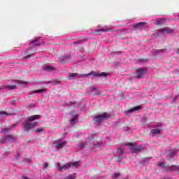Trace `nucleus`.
I'll list each match as a JSON object with an SVG mask.
<instances>
[{"label":"nucleus","mask_w":179,"mask_h":179,"mask_svg":"<svg viewBox=\"0 0 179 179\" xmlns=\"http://www.w3.org/2000/svg\"><path fill=\"white\" fill-rule=\"evenodd\" d=\"M38 118H40V115H34L29 117L27 120L24 122V125L22 127V131H24V132H29V131H31V129H33V128H35V127H37V125H38V122H33V121Z\"/></svg>","instance_id":"nucleus-1"},{"label":"nucleus","mask_w":179,"mask_h":179,"mask_svg":"<svg viewBox=\"0 0 179 179\" xmlns=\"http://www.w3.org/2000/svg\"><path fill=\"white\" fill-rule=\"evenodd\" d=\"M80 162H69L65 164L63 166H61V164L59 163H57L56 164V167L58 169L59 171H65V170H68V169H70V167H71V166H73V167H78V166H79Z\"/></svg>","instance_id":"nucleus-2"},{"label":"nucleus","mask_w":179,"mask_h":179,"mask_svg":"<svg viewBox=\"0 0 179 179\" xmlns=\"http://www.w3.org/2000/svg\"><path fill=\"white\" fill-rule=\"evenodd\" d=\"M163 124L162 122H157L155 124L153 125V128L151 129V135L152 136H156V135H160L162 134V131H163L162 129Z\"/></svg>","instance_id":"nucleus-3"},{"label":"nucleus","mask_w":179,"mask_h":179,"mask_svg":"<svg viewBox=\"0 0 179 179\" xmlns=\"http://www.w3.org/2000/svg\"><path fill=\"white\" fill-rule=\"evenodd\" d=\"M108 118H110V115L105 113L102 115L95 116L94 121L96 125H100L101 122H103V121H106Z\"/></svg>","instance_id":"nucleus-4"},{"label":"nucleus","mask_w":179,"mask_h":179,"mask_svg":"<svg viewBox=\"0 0 179 179\" xmlns=\"http://www.w3.org/2000/svg\"><path fill=\"white\" fill-rule=\"evenodd\" d=\"M157 166L164 169V170H167L168 171H179V165H173L171 166H166V164L163 162H160L158 163Z\"/></svg>","instance_id":"nucleus-5"},{"label":"nucleus","mask_w":179,"mask_h":179,"mask_svg":"<svg viewBox=\"0 0 179 179\" xmlns=\"http://www.w3.org/2000/svg\"><path fill=\"white\" fill-rule=\"evenodd\" d=\"M16 141H17L16 136L7 135L0 138V145L8 143V142H10V143L16 142Z\"/></svg>","instance_id":"nucleus-6"},{"label":"nucleus","mask_w":179,"mask_h":179,"mask_svg":"<svg viewBox=\"0 0 179 179\" xmlns=\"http://www.w3.org/2000/svg\"><path fill=\"white\" fill-rule=\"evenodd\" d=\"M130 145V149L133 153H138V152H143V150H146V147L145 145H136L132 143H129Z\"/></svg>","instance_id":"nucleus-7"},{"label":"nucleus","mask_w":179,"mask_h":179,"mask_svg":"<svg viewBox=\"0 0 179 179\" xmlns=\"http://www.w3.org/2000/svg\"><path fill=\"white\" fill-rule=\"evenodd\" d=\"M173 30L170 28H164L162 29H159L157 34H155V36L162 37V36H164L166 33L167 34H171V33H173Z\"/></svg>","instance_id":"nucleus-8"},{"label":"nucleus","mask_w":179,"mask_h":179,"mask_svg":"<svg viewBox=\"0 0 179 179\" xmlns=\"http://www.w3.org/2000/svg\"><path fill=\"white\" fill-rule=\"evenodd\" d=\"M43 44H44V41L40 38H35L29 42V45H31V47H37L38 45H43Z\"/></svg>","instance_id":"nucleus-9"},{"label":"nucleus","mask_w":179,"mask_h":179,"mask_svg":"<svg viewBox=\"0 0 179 179\" xmlns=\"http://www.w3.org/2000/svg\"><path fill=\"white\" fill-rule=\"evenodd\" d=\"M145 75H146V69L139 68L136 70L134 78L137 79H142V78H145Z\"/></svg>","instance_id":"nucleus-10"},{"label":"nucleus","mask_w":179,"mask_h":179,"mask_svg":"<svg viewBox=\"0 0 179 179\" xmlns=\"http://www.w3.org/2000/svg\"><path fill=\"white\" fill-rule=\"evenodd\" d=\"M53 145H55L57 150H59V149H62V148L66 145V141L61 138L54 143Z\"/></svg>","instance_id":"nucleus-11"},{"label":"nucleus","mask_w":179,"mask_h":179,"mask_svg":"<svg viewBox=\"0 0 179 179\" xmlns=\"http://www.w3.org/2000/svg\"><path fill=\"white\" fill-rule=\"evenodd\" d=\"M93 72L85 74V75H79L78 73H72L69 76V79H70L71 80L75 79V78H82V77H86L87 78V76H90V75H92Z\"/></svg>","instance_id":"nucleus-12"},{"label":"nucleus","mask_w":179,"mask_h":179,"mask_svg":"<svg viewBox=\"0 0 179 179\" xmlns=\"http://www.w3.org/2000/svg\"><path fill=\"white\" fill-rule=\"evenodd\" d=\"M88 92L92 96H97L100 94V90L95 87H90L88 89Z\"/></svg>","instance_id":"nucleus-13"},{"label":"nucleus","mask_w":179,"mask_h":179,"mask_svg":"<svg viewBox=\"0 0 179 179\" xmlns=\"http://www.w3.org/2000/svg\"><path fill=\"white\" fill-rule=\"evenodd\" d=\"M25 52L27 54V56H25L24 58H30L31 55L36 54V51L33 48H29Z\"/></svg>","instance_id":"nucleus-14"},{"label":"nucleus","mask_w":179,"mask_h":179,"mask_svg":"<svg viewBox=\"0 0 179 179\" xmlns=\"http://www.w3.org/2000/svg\"><path fill=\"white\" fill-rule=\"evenodd\" d=\"M17 127V124H12L8 128L3 129L1 131V134H6L8 132H10V131H12V129H13V128H16Z\"/></svg>","instance_id":"nucleus-15"},{"label":"nucleus","mask_w":179,"mask_h":179,"mask_svg":"<svg viewBox=\"0 0 179 179\" xmlns=\"http://www.w3.org/2000/svg\"><path fill=\"white\" fill-rule=\"evenodd\" d=\"M43 69L46 72H53V71H55V68H54L52 66H49V65L43 66Z\"/></svg>","instance_id":"nucleus-16"},{"label":"nucleus","mask_w":179,"mask_h":179,"mask_svg":"<svg viewBox=\"0 0 179 179\" xmlns=\"http://www.w3.org/2000/svg\"><path fill=\"white\" fill-rule=\"evenodd\" d=\"M177 152H178V150L177 149L171 150L166 152V155L169 157H174V156H176V155H177Z\"/></svg>","instance_id":"nucleus-17"},{"label":"nucleus","mask_w":179,"mask_h":179,"mask_svg":"<svg viewBox=\"0 0 179 179\" xmlns=\"http://www.w3.org/2000/svg\"><path fill=\"white\" fill-rule=\"evenodd\" d=\"M16 85H2L1 89H7L8 90H15L16 89Z\"/></svg>","instance_id":"nucleus-18"},{"label":"nucleus","mask_w":179,"mask_h":179,"mask_svg":"<svg viewBox=\"0 0 179 179\" xmlns=\"http://www.w3.org/2000/svg\"><path fill=\"white\" fill-rule=\"evenodd\" d=\"M92 143H93L90 142V144H87V141H82L79 144L78 148H79V149H83V148H85L86 146V145H90V147L92 148Z\"/></svg>","instance_id":"nucleus-19"},{"label":"nucleus","mask_w":179,"mask_h":179,"mask_svg":"<svg viewBox=\"0 0 179 179\" xmlns=\"http://www.w3.org/2000/svg\"><path fill=\"white\" fill-rule=\"evenodd\" d=\"M71 58V55L62 56L59 57V60L62 62V64H65L66 61H68Z\"/></svg>","instance_id":"nucleus-20"},{"label":"nucleus","mask_w":179,"mask_h":179,"mask_svg":"<svg viewBox=\"0 0 179 179\" xmlns=\"http://www.w3.org/2000/svg\"><path fill=\"white\" fill-rule=\"evenodd\" d=\"M138 110H141V106H136L134 108H132L130 110H128L127 111H124V113H127V114H129V113H134V111H138Z\"/></svg>","instance_id":"nucleus-21"},{"label":"nucleus","mask_w":179,"mask_h":179,"mask_svg":"<svg viewBox=\"0 0 179 179\" xmlns=\"http://www.w3.org/2000/svg\"><path fill=\"white\" fill-rule=\"evenodd\" d=\"M110 30H111V28L108 27H104L102 29H96V33H100V31H110Z\"/></svg>","instance_id":"nucleus-22"},{"label":"nucleus","mask_w":179,"mask_h":179,"mask_svg":"<svg viewBox=\"0 0 179 179\" xmlns=\"http://www.w3.org/2000/svg\"><path fill=\"white\" fill-rule=\"evenodd\" d=\"M45 92H47V89L38 90L36 91H31L30 92V94L33 95L36 93H45Z\"/></svg>","instance_id":"nucleus-23"},{"label":"nucleus","mask_w":179,"mask_h":179,"mask_svg":"<svg viewBox=\"0 0 179 179\" xmlns=\"http://www.w3.org/2000/svg\"><path fill=\"white\" fill-rule=\"evenodd\" d=\"M4 115H6V117L12 116V115H15V113H6V112H5L3 110L0 111V117H4Z\"/></svg>","instance_id":"nucleus-24"},{"label":"nucleus","mask_w":179,"mask_h":179,"mask_svg":"<svg viewBox=\"0 0 179 179\" xmlns=\"http://www.w3.org/2000/svg\"><path fill=\"white\" fill-rule=\"evenodd\" d=\"M93 145L94 146V148H101L106 145V143H104L103 142H98L97 145H96V143H94Z\"/></svg>","instance_id":"nucleus-25"},{"label":"nucleus","mask_w":179,"mask_h":179,"mask_svg":"<svg viewBox=\"0 0 179 179\" xmlns=\"http://www.w3.org/2000/svg\"><path fill=\"white\" fill-rule=\"evenodd\" d=\"M146 24L145 22H139L133 25L134 27H138L139 29H143V27Z\"/></svg>","instance_id":"nucleus-26"},{"label":"nucleus","mask_w":179,"mask_h":179,"mask_svg":"<svg viewBox=\"0 0 179 179\" xmlns=\"http://www.w3.org/2000/svg\"><path fill=\"white\" fill-rule=\"evenodd\" d=\"M162 23H164V19L163 18H159L155 20V24H157L159 26V24H162Z\"/></svg>","instance_id":"nucleus-27"},{"label":"nucleus","mask_w":179,"mask_h":179,"mask_svg":"<svg viewBox=\"0 0 179 179\" xmlns=\"http://www.w3.org/2000/svg\"><path fill=\"white\" fill-rule=\"evenodd\" d=\"M94 76H99V77H101L103 76V78H106V76H108V74L106 73H94Z\"/></svg>","instance_id":"nucleus-28"},{"label":"nucleus","mask_w":179,"mask_h":179,"mask_svg":"<svg viewBox=\"0 0 179 179\" xmlns=\"http://www.w3.org/2000/svg\"><path fill=\"white\" fill-rule=\"evenodd\" d=\"M76 121H78V115H75L71 119V124L73 125L76 124Z\"/></svg>","instance_id":"nucleus-29"},{"label":"nucleus","mask_w":179,"mask_h":179,"mask_svg":"<svg viewBox=\"0 0 179 179\" xmlns=\"http://www.w3.org/2000/svg\"><path fill=\"white\" fill-rule=\"evenodd\" d=\"M15 83H17L20 86H24V85L27 84V82H24V81H20V80H17V81H13Z\"/></svg>","instance_id":"nucleus-30"},{"label":"nucleus","mask_w":179,"mask_h":179,"mask_svg":"<svg viewBox=\"0 0 179 179\" xmlns=\"http://www.w3.org/2000/svg\"><path fill=\"white\" fill-rule=\"evenodd\" d=\"M150 162V157L145 158L141 161V164H148Z\"/></svg>","instance_id":"nucleus-31"},{"label":"nucleus","mask_w":179,"mask_h":179,"mask_svg":"<svg viewBox=\"0 0 179 179\" xmlns=\"http://www.w3.org/2000/svg\"><path fill=\"white\" fill-rule=\"evenodd\" d=\"M162 52H164V50H155V55H157L159 54H162Z\"/></svg>","instance_id":"nucleus-32"},{"label":"nucleus","mask_w":179,"mask_h":179,"mask_svg":"<svg viewBox=\"0 0 179 179\" xmlns=\"http://www.w3.org/2000/svg\"><path fill=\"white\" fill-rule=\"evenodd\" d=\"M76 176H75V174H72V175H70V176H67L66 178H64V179H75L76 178Z\"/></svg>","instance_id":"nucleus-33"},{"label":"nucleus","mask_w":179,"mask_h":179,"mask_svg":"<svg viewBox=\"0 0 179 179\" xmlns=\"http://www.w3.org/2000/svg\"><path fill=\"white\" fill-rule=\"evenodd\" d=\"M117 153L122 155V153H124V150H122L121 148H117Z\"/></svg>","instance_id":"nucleus-34"},{"label":"nucleus","mask_w":179,"mask_h":179,"mask_svg":"<svg viewBox=\"0 0 179 179\" xmlns=\"http://www.w3.org/2000/svg\"><path fill=\"white\" fill-rule=\"evenodd\" d=\"M43 131H44V128L43 127H41V128H38L36 130V132H38V133H41V132H43Z\"/></svg>","instance_id":"nucleus-35"},{"label":"nucleus","mask_w":179,"mask_h":179,"mask_svg":"<svg viewBox=\"0 0 179 179\" xmlns=\"http://www.w3.org/2000/svg\"><path fill=\"white\" fill-rule=\"evenodd\" d=\"M138 62H141L142 64L145 63V62H148L147 59H138Z\"/></svg>","instance_id":"nucleus-36"},{"label":"nucleus","mask_w":179,"mask_h":179,"mask_svg":"<svg viewBox=\"0 0 179 179\" xmlns=\"http://www.w3.org/2000/svg\"><path fill=\"white\" fill-rule=\"evenodd\" d=\"M120 177V173H114L113 175V178H118Z\"/></svg>","instance_id":"nucleus-37"},{"label":"nucleus","mask_w":179,"mask_h":179,"mask_svg":"<svg viewBox=\"0 0 179 179\" xmlns=\"http://www.w3.org/2000/svg\"><path fill=\"white\" fill-rule=\"evenodd\" d=\"M47 167H48V163L45 162V163L43 164V169H47Z\"/></svg>","instance_id":"nucleus-38"},{"label":"nucleus","mask_w":179,"mask_h":179,"mask_svg":"<svg viewBox=\"0 0 179 179\" xmlns=\"http://www.w3.org/2000/svg\"><path fill=\"white\" fill-rule=\"evenodd\" d=\"M179 95H176L174 98H173V101H177V100L178 99Z\"/></svg>","instance_id":"nucleus-39"},{"label":"nucleus","mask_w":179,"mask_h":179,"mask_svg":"<svg viewBox=\"0 0 179 179\" xmlns=\"http://www.w3.org/2000/svg\"><path fill=\"white\" fill-rule=\"evenodd\" d=\"M123 131H129V127H123Z\"/></svg>","instance_id":"nucleus-40"},{"label":"nucleus","mask_w":179,"mask_h":179,"mask_svg":"<svg viewBox=\"0 0 179 179\" xmlns=\"http://www.w3.org/2000/svg\"><path fill=\"white\" fill-rule=\"evenodd\" d=\"M27 163H31V159H27Z\"/></svg>","instance_id":"nucleus-41"},{"label":"nucleus","mask_w":179,"mask_h":179,"mask_svg":"<svg viewBox=\"0 0 179 179\" xmlns=\"http://www.w3.org/2000/svg\"><path fill=\"white\" fill-rule=\"evenodd\" d=\"M176 54H179V49H176Z\"/></svg>","instance_id":"nucleus-42"},{"label":"nucleus","mask_w":179,"mask_h":179,"mask_svg":"<svg viewBox=\"0 0 179 179\" xmlns=\"http://www.w3.org/2000/svg\"><path fill=\"white\" fill-rule=\"evenodd\" d=\"M29 107H34V104L33 103L29 104Z\"/></svg>","instance_id":"nucleus-43"},{"label":"nucleus","mask_w":179,"mask_h":179,"mask_svg":"<svg viewBox=\"0 0 179 179\" xmlns=\"http://www.w3.org/2000/svg\"><path fill=\"white\" fill-rule=\"evenodd\" d=\"M16 160H17V159H19V154L17 155V157H16Z\"/></svg>","instance_id":"nucleus-44"},{"label":"nucleus","mask_w":179,"mask_h":179,"mask_svg":"<svg viewBox=\"0 0 179 179\" xmlns=\"http://www.w3.org/2000/svg\"><path fill=\"white\" fill-rule=\"evenodd\" d=\"M59 83V82H57L56 83H55V85H58Z\"/></svg>","instance_id":"nucleus-45"},{"label":"nucleus","mask_w":179,"mask_h":179,"mask_svg":"<svg viewBox=\"0 0 179 179\" xmlns=\"http://www.w3.org/2000/svg\"><path fill=\"white\" fill-rule=\"evenodd\" d=\"M12 104H15V101H12Z\"/></svg>","instance_id":"nucleus-46"},{"label":"nucleus","mask_w":179,"mask_h":179,"mask_svg":"<svg viewBox=\"0 0 179 179\" xmlns=\"http://www.w3.org/2000/svg\"><path fill=\"white\" fill-rule=\"evenodd\" d=\"M108 140H109L108 137H106V141H108Z\"/></svg>","instance_id":"nucleus-47"},{"label":"nucleus","mask_w":179,"mask_h":179,"mask_svg":"<svg viewBox=\"0 0 179 179\" xmlns=\"http://www.w3.org/2000/svg\"><path fill=\"white\" fill-rule=\"evenodd\" d=\"M78 43H80V42H76L75 44H78Z\"/></svg>","instance_id":"nucleus-48"},{"label":"nucleus","mask_w":179,"mask_h":179,"mask_svg":"<svg viewBox=\"0 0 179 179\" xmlns=\"http://www.w3.org/2000/svg\"><path fill=\"white\" fill-rule=\"evenodd\" d=\"M120 52H117V54H120Z\"/></svg>","instance_id":"nucleus-49"},{"label":"nucleus","mask_w":179,"mask_h":179,"mask_svg":"<svg viewBox=\"0 0 179 179\" xmlns=\"http://www.w3.org/2000/svg\"><path fill=\"white\" fill-rule=\"evenodd\" d=\"M122 179H125V178H122Z\"/></svg>","instance_id":"nucleus-50"}]
</instances>
